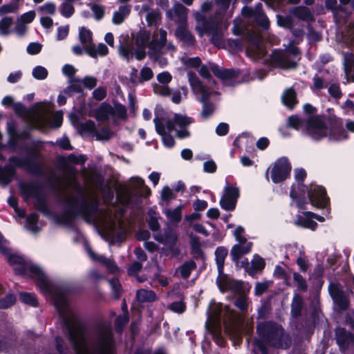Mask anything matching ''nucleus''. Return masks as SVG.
Returning a JSON list of instances; mask_svg holds the SVG:
<instances>
[{
    "mask_svg": "<svg viewBox=\"0 0 354 354\" xmlns=\"http://www.w3.org/2000/svg\"><path fill=\"white\" fill-rule=\"evenodd\" d=\"M54 306L57 310L63 333L75 350H78L84 343L87 334L86 324L72 310L66 292L57 290L54 295Z\"/></svg>",
    "mask_w": 354,
    "mask_h": 354,
    "instance_id": "obj_1",
    "label": "nucleus"
},
{
    "mask_svg": "<svg viewBox=\"0 0 354 354\" xmlns=\"http://www.w3.org/2000/svg\"><path fill=\"white\" fill-rule=\"evenodd\" d=\"M75 190L78 196L71 200L66 199L65 201L67 204L66 208L61 214L54 215L56 223L71 227L77 216H82L87 222H89L91 217L99 212L100 203L97 200L87 201L84 191L79 183L75 184Z\"/></svg>",
    "mask_w": 354,
    "mask_h": 354,
    "instance_id": "obj_2",
    "label": "nucleus"
},
{
    "mask_svg": "<svg viewBox=\"0 0 354 354\" xmlns=\"http://www.w3.org/2000/svg\"><path fill=\"white\" fill-rule=\"evenodd\" d=\"M258 338L253 342L254 346L261 354H270L267 346L275 348L287 349L291 346L292 340L281 325L273 321H264L257 326Z\"/></svg>",
    "mask_w": 354,
    "mask_h": 354,
    "instance_id": "obj_3",
    "label": "nucleus"
},
{
    "mask_svg": "<svg viewBox=\"0 0 354 354\" xmlns=\"http://www.w3.org/2000/svg\"><path fill=\"white\" fill-rule=\"evenodd\" d=\"M41 146V141H34L32 143V146L25 148L26 153L25 158H18L13 156L9 158L8 161L15 164L17 167L24 169L34 176H42L44 174V171L42 165L39 162L41 152L38 149Z\"/></svg>",
    "mask_w": 354,
    "mask_h": 354,
    "instance_id": "obj_4",
    "label": "nucleus"
},
{
    "mask_svg": "<svg viewBox=\"0 0 354 354\" xmlns=\"http://www.w3.org/2000/svg\"><path fill=\"white\" fill-rule=\"evenodd\" d=\"M227 254V249L224 246H218L215 250V261L218 272L216 284L222 292H224L227 288L235 292H241L243 289V281H232V282H228L227 276L224 274L225 259Z\"/></svg>",
    "mask_w": 354,
    "mask_h": 354,
    "instance_id": "obj_5",
    "label": "nucleus"
},
{
    "mask_svg": "<svg viewBox=\"0 0 354 354\" xmlns=\"http://www.w3.org/2000/svg\"><path fill=\"white\" fill-rule=\"evenodd\" d=\"M324 115L309 116L306 122V134L315 141H319L328 136V128Z\"/></svg>",
    "mask_w": 354,
    "mask_h": 354,
    "instance_id": "obj_6",
    "label": "nucleus"
},
{
    "mask_svg": "<svg viewBox=\"0 0 354 354\" xmlns=\"http://www.w3.org/2000/svg\"><path fill=\"white\" fill-rule=\"evenodd\" d=\"M0 254L6 258L10 266L19 265L14 269L15 275L25 277L27 274L26 263L23 257L12 254L9 246V241L5 239L0 232Z\"/></svg>",
    "mask_w": 354,
    "mask_h": 354,
    "instance_id": "obj_7",
    "label": "nucleus"
},
{
    "mask_svg": "<svg viewBox=\"0 0 354 354\" xmlns=\"http://www.w3.org/2000/svg\"><path fill=\"white\" fill-rule=\"evenodd\" d=\"M299 53V49L297 47L292 48L290 53L274 49L270 55V59L275 67L278 68L283 70L295 69L298 64L295 59V56Z\"/></svg>",
    "mask_w": 354,
    "mask_h": 354,
    "instance_id": "obj_8",
    "label": "nucleus"
},
{
    "mask_svg": "<svg viewBox=\"0 0 354 354\" xmlns=\"http://www.w3.org/2000/svg\"><path fill=\"white\" fill-rule=\"evenodd\" d=\"M20 190L26 196L37 199V209L39 211L46 214L50 213L46 202L41 196L43 190L41 184L39 183H24L20 185Z\"/></svg>",
    "mask_w": 354,
    "mask_h": 354,
    "instance_id": "obj_9",
    "label": "nucleus"
},
{
    "mask_svg": "<svg viewBox=\"0 0 354 354\" xmlns=\"http://www.w3.org/2000/svg\"><path fill=\"white\" fill-rule=\"evenodd\" d=\"M292 165L287 157L278 158L273 164L270 171L272 183L278 184L290 178Z\"/></svg>",
    "mask_w": 354,
    "mask_h": 354,
    "instance_id": "obj_10",
    "label": "nucleus"
},
{
    "mask_svg": "<svg viewBox=\"0 0 354 354\" xmlns=\"http://www.w3.org/2000/svg\"><path fill=\"white\" fill-rule=\"evenodd\" d=\"M326 124L328 128V136L329 140L339 142L348 140V135L344 128L343 120L335 115L326 117Z\"/></svg>",
    "mask_w": 354,
    "mask_h": 354,
    "instance_id": "obj_11",
    "label": "nucleus"
},
{
    "mask_svg": "<svg viewBox=\"0 0 354 354\" xmlns=\"http://www.w3.org/2000/svg\"><path fill=\"white\" fill-rule=\"evenodd\" d=\"M308 198L310 203L318 208L324 209L330 206V198L324 187L311 183L308 190Z\"/></svg>",
    "mask_w": 354,
    "mask_h": 354,
    "instance_id": "obj_12",
    "label": "nucleus"
},
{
    "mask_svg": "<svg viewBox=\"0 0 354 354\" xmlns=\"http://www.w3.org/2000/svg\"><path fill=\"white\" fill-rule=\"evenodd\" d=\"M100 354H113L115 341L111 326L100 324L99 325Z\"/></svg>",
    "mask_w": 354,
    "mask_h": 354,
    "instance_id": "obj_13",
    "label": "nucleus"
},
{
    "mask_svg": "<svg viewBox=\"0 0 354 354\" xmlns=\"http://www.w3.org/2000/svg\"><path fill=\"white\" fill-rule=\"evenodd\" d=\"M239 197L240 191L239 187L227 185L224 188V194L219 201L221 207L225 211L234 210Z\"/></svg>",
    "mask_w": 354,
    "mask_h": 354,
    "instance_id": "obj_14",
    "label": "nucleus"
},
{
    "mask_svg": "<svg viewBox=\"0 0 354 354\" xmlns=\"http://www.w3.org/2000/svg\"><path fill=\"white\" fill-rule=\"evenodd\" d=\"M27 274L25 277L36 280L37 286L44 292L50 291V284L42 269L32 263L26 264Z\"/></svg>",
    "mask_w": 354,
    "mask_h": 354,
    "instance_id": "obj_15",
    "label": "nucleus"
},
{
    "mask_svg": "<svg viewBox=\"0 0 354 354\" xmlns=\"http://www.w3.org/2000/svg\"><path fill=\"white\" fill-rule=\"evenodd\" d=\"M188 80L189 84L192 87V89L195 93H201V96L199 101L202 104L211 102L209 101L211 97V93L207 89V88L204 86L203 82L196 75V73L194 71H188L187 73Z\"/></svg>",
    "mask_w": 354,
    "mask_h": 354,
    "instance_id": "obj_16",
    "label": "nucleus"
},
{
    "mask_svg": "<svg viewBox=\"0 0 354 354\" xmlns=\"http://www.w3.org/2000/svg\"><path fill=\"white\" fill-rule=\"evenodd\" d=\"M197 19L202 23L201 26L196 27V30L201 37L205 34L208 35L220 28V21L216 16L206 17L204 15H200Z\"/></svg>",
    "mask_w": 354,
    "mask_h": 354,
    "instance_id": "obj_17",
    "label": "nucleus"
},
{
    "mask_svg": "<svg viewBox=\"0 0 354 354\" xmlns=\"http://www.w3.org/2000/svg\"><path fill=\"white\" fill-rule=\"evenodd\" d=\"M175 36L187 46H194L196 40L194 35L185 25H180L175 30Z\"/></svg>",
    "mask_w": 354,
    "mask_h": 354,
    "instance_id": "obj_18",
    "label": "nucleus"
},
{
    "mask_svg": "<svg viewBox=\"0 0 354 354\" xmlns=\"http://www.w3.org/2000/svg\"><path fill=\"white\" fill-rule=\"evenodd\" d=\"M253 243L252 242H248L245 245H241L240 244H235L232 246L230 251V256L232 260L235 263L236 266H239V260L243 255L247 254L252 250Z\"/></svg>",
    "mask_w": 354,
    "mask_h": 354,
    "instance_id": "obj_19",
    "label": "nucleus"
},
{
    "mask_svg": "<svg viewBox=\"0 0 354 354\" xmlns=\"http://www.w3.org/2000/svg\"><path fill=\"white\" fill-rule=\"evenodd\" d=\"M187 9L180 3L175 1L174 9H170L167 11V18L172 20L174 17L176 16L178 18L179 21L184 23L187 20Z\"/></svg>",
    "mask_w": 354,
    "mask_h": 354,
    "instance_id": "obj_20",
    "label": "nucleus"
},
{
    "mask_svg": "<svg viewBox=\"0 0 354 354\" xmlns=\"http://www.w3.org/2000/svg\"><path fill=\"white\" fill-rule=\"evenodd\" d=\"M114 115V109L109 103L102 102L95 110L94 117L98 122H105L109 119L110 115Z\"/></svg>",
    "mask_w": 354,
    "mask_h": 354,
    "instance_id": "obj_21",
    "label": "nucleus"
},
{
    "mask_svg": "<svg viewBox=\"0 0 354 354\" xmlns=\"http://www.w3.org/2000/svg\"><path fill=\"white\" fill-rule=\"evenodd\" d=\"M73 125L81 136L86 134L94 136L96 134V125L95 122L91 120H88L84 122L77 121L74 122Z\"/></svg>",
    "mask_w": 354,
    "mask_h": 354,
    "instance_id": "obj_22",
    "label": "nucleus"
},
{
    "mask_svg": "<svg viewBox=\"0 0 354 354\" xmlns=\"http://www.w3.org/2000/svg\"><path fill=\"white\" fill-rule=\"evenodd\" d=\"M16 167L15 164L10 162L3 167L0 166V184L8 185L12 178L16 175Z\"/></svg>",
    "mask_w": 354,
    "mask_h": 354,
    "instance_id": "obj_23",
    "label": "nucleus"
},
{
    "mask_svg": "<svg viewBox=\"0 0 354 354\" xmlns=\"http://www.w3.org/2000/svg\"><path fill=\"white\" fill-rule=\"evenodd\" d=\"M354 341V337L351 333L346 331L344 328H341L336 333V342L340 350H346L351 342Z\"/></svg>",
    "mask_w": 354,
    "mask_h": 354,
    "instance_id": "obj_24",
    "label": "nucleus"
},
{
    "mask_svg": "<svg viewBox=\"0 0 354 354\" xmlns=\"http://www.w3.org/2000/svg\"><path fill=\"white\" fill-rule=\"evenodd\" d=\"M290 13L304 21L311 22L314 21L312 12L308 7L304 6H299L292 8L290 9Z\"/></svg>",
    "mask_w": 354,
    "mask_h": 354,
    "instance_id": "obj_25",
    "label": "nucleus"
},
{
    "mask_svg": "<svg viewBox=\"0 0 354 354\" xmlns=\"http://www.w3.org/2000/svg\"><path fill=\"white\" fill-rule=\"evenodd\" d=\"M308 211L303 212V215L298 214L295 224L298 226L311 230H315L317 227V223L313 221V218L307 214Z\"/></svg>",
    "mask_w": 354,
    "mask_h": 354,
    "instance_id": "obj_26",
    "label": "nucleus"
},
{
    "mask_svg": "<svg viewBox=\"0 0 354 354\" xmlns=\"http://www.w3.org/2000/svg\"><path fill=\"white\" fill-rule=\"evenodd\" d=\"M206 329L211 334L213 341L220 347H225L226 346V340L222 334V329L221 326L215 324L209 325L206 323Z\"/></svg>",
    "mask_w": 354,
    "mask_h": 354,
    "instance_id": "obj_27",
    "label": "nucleus"
},
{
    "mask_svg": "<svg viewBox=\"0 0 354 354\" xmlns=\"http://www.w3.org/2000/svg\"><path fill=\"white\" fill-rule=\"evenodd\" d=\"M281 98L283 104L290 109H293L298 103L296 92L292 88L286 89Z\"/></svg>",
    "mask_w": 354,
    "mask_h": 354,
    "instance_id": "obj_28",
    "label": "nucleus"
},
{
    "mask_svg": "<svg viewBox=\"0 0 354 354\" xmlns=\"http://www.w3.org/2000/svg\"><path fill=\"white\" fill-rule=\"evenodd\" d=\"M130 12V5L120 6L118 10L113 13L112 18L113 23L116 25L121 24L124 21L125 18L129 15Z\"/></svg>",
    "mask_w": 354,
    "mask_h": 354,
    "instance_id": "obj_29",
    "label": "nucleus"
},
{
    "mask_svg": "<svg viewBox=\"0 0 354 354\" xmlns=\"http://www.w3.org/2000/svg\"><path fill=\"white\" fill-rule=\"evenodd\" d=\"M290 197L296 203L297 207L300 210H306L307 209L306 205L308 202L305 196L303 194H298L296 191L295 184H292L290 187Z\"/></svg>",
    "mask_w": 354,
    "mask_h": 354,
    "instance_id": "obj_30",
    "label": "nucleus"
},
{
    "mask_svg": "<svg viewBox=\"0 0 354 354\" xmlns=\"http://www.w3.org/2000/svg\"><path fill=\"white\" fill-rule=\"evenodd\" d=\"M178 236L176 231L171 228L167 227L165 230L164 232V239H165V245L167 246L169 249H173L178 241Z\"/></svg>",
    "mask_w": 354,
    "mask_h": 354,
    "instance_id": "obj_31",
    "label": "nucleus"
},
{
    "mask_svg": "<svg viewBox=\"0 0 354 354\" xmlns=\"http://www.w3.org/2000/svg\"><path fill=\"white\" fill-rule=\"evenodd\" d=\"M304 308V300L299 295H295L291 303L290 313L293 318H298L301 315Z\"/></svg>",
    "mask_w": 354,
    "mask_h": 354,
    "instance_id": "obj_32",
    "label": "nucleus"
},
{
    "mask_svg": "<svg viewBox=\"0 0 354 354\" xmlns=\"http://www.w3.org/2000/svg\"><path fill=\"white\" fill-rule=\"evenodd\" d=\"M159 39H153L149 44L150 50H157L163 48L167 44V31L162 28L159 30Z\"/></svg>",
    "mask_w": 354,
    "mask_h": 354,
    "instance_id": "obj_33",
    "label": "nucleus"
},
{
    "mask_svg": "<svg viewBox=\"0 0 354 354\" xmlns=\"http://www.w3.org/2000/svg\"><path fill=\"white\" fill-rule=\"evenodd\" d=\"M86 160H87V158H86V155L80 154L79 156H77L75 153H70L67 156L66 158L64 156L60 157L59 158V162L60 164H62V163H66V162L68 161V162L74 164V165H83L85 164Z\"/></svg>",
    "mask_w": 354,
    "mask_h": 354,
    "instance_id": "obj_34",
    "label": "nucleus"
},
{
    "mask_svg": "<svg viewBox=\"0 0 354 354\" xmlns=\"http://www.w3.org/2000/svg\"><path fill=\"white\" fill-rule=\"evenodd\" d=\"M17 301L16 295L10 290L5 297L0 298V309H8L13 306Z\"/></svg>",
    "mask_w": 354,
    "mask_h": 354,
    "instance_id": "obj_35",
    "label": "nucleus"
},
{
    "mask_svg": "<svg viewBox=\"0 0 354 354\" xmlns=\"http://www.w3.org/2000/svg\"><path fill=\"white\" fill-rule=\"evenodd\" d=\"M19 300L30 306L37 307L39 302L35 293L21 292L19 293Z\"/></svg>",
    "mask_w": 354,
    "mask_h": 354,
    "instance_id": "obj_36",
    "label": "nucleus"
},
{
    "mask_svg": "<svg viewBox=\"0 0 354 354\" xmlns=\"http://www.w3.org/2000/svg\"><path fill=\"white\" fill-rule=\"evenodd\" d=\"M182 209L183 205H178L174 209H166L165 214L171 222L179 223L182 219Z\"/></svg>",
    "mask_w": 354,
    "mask_h": 354,
    "instance_id": "obj_37",
    "label": "nucleus"
},
{
    "mask_svg": "<svg viewBox=\"0 0 354 354\" xmlns=\"http://www.w3.org/2000/svg\"><path fill=\"white\" fill-rule=\"evenodd\" d=\"M136 298L140 302L153 301L156 298V295L153 290L140 289L136 292Z\"/></svg>",
    "mask_w": 354,
    "mask_h": 354,
    "instance_id": "obj_38",
    "label": "nucleus"
},
{
    "mask_svg": "<svg viewBox=\"0 0 354 354\" xmlns=\"http://www.w3.org/2000/svg\"><path fill=\"white\" fill-rule=\"evenodd\" d=\"M266 267V261L259 254H254L252 260L251 270L249 272L250 275L253 274V272H258L263 270Z\"/></svg>",
    "mask_w": 354,
    "mask_h": 354,
    "instance_id": "obj_39",
    "label": "nucleus"
},
{
    "mask_svg": "<svg viewBox=\"0 0 354 354\" xmlns=\"http://www.w3.org/2000/svg\"><path fill=\"white\" fill-rule=\"evenodd\" d=\"M196 268V263L194 260L185 261L180 268V272L183 279H187L193 270Z\"/></svg>",
    "mask_w": 354,
    "mask_h": 354,
    "instance_id": "obj_40",
    "label": "nucleus"
},
{
    "mask_svg": "<svg viewBox=\"0 0 354 354\" xmlns=\"http://www.w3.org/2000/svg\"><path fill=\"white\" fill-rule=\"evenodd\" d=\"M129 321V315H119L115 319L114 326L115 330L117 333L121 334L126 324Z\"/></svg>",
    "mask_w": 354,
    "mask_h": 354,
    "instance_id": "obj_41",
    "label": "nucleus"
},
{
    "mask_svg": "<svg viewBox=\"0 0 354 354\" xmlns=\"http://www.w3.org/2000/svg\"><path fill=\"white\" fill-rule=\"evenodd\" d=\"M70 82L71 84L66 88L65 93L71 95V93H81L83 92L82 81L77 78H73Z\"/></svg>",
    "mask_w": 354,
    "mask_h": 354,
    "instance_id": "obj_42",
    "label": "nucleus"
},
{
    "mask_svg": "<svg viewBox=\"0 0 354 354\" xmlns=\"http://www.w3.org/2000/svg\"><path fill=\"white\" fill-rule=\"evenodd\" d=\"M276 18L277 24L280 27L289 29L292 28V26H293L294 21L291 16H283L282 15L277 14Z\"/></svg>",
    "mask_w": 354,
    "mask_h": 354,
    "instance_id": "obj_43",
    "label": "nucleus"
},
{
    "mask_svg": "<svg viewBox=\"0 0 354 354\" xmlns=\"http://www.w3.org/2000/svg\"><path fill=\"white\" fill-rule=\"evenodd\" d=\"M174 119L176 124L180 128L188 127L192 122H194V119L192 118L183 115L180 113H175Z\"/></svg>",
    "mask_w": 354,
    "mask_h": 354,
    "instance_id": "obj_44",
    "label": "nucleus"
},
{
    "mask_svg": "<svg viewBox=\"0 0 354 354\" xmlns=\"http://www.w3.org/2000/svg\"><path fill=\"white\" fill-rule=\"evenodd\" d=\"M292 277L293 281L296 283L298 290L306 292L308 290V285L303 276L297 272H294Z\"/></svg>",
    "mask_w": 354,
    "mask_h": 354,
    "instance_id": "obj_45",
    "label": "nucleus"
},
{
    "mask_svg": "<svg viewBox=\"0 0 354 354\" xmlns=\"http://www.w3.org/2000/svg\"><path fill=\"white\" fill-rule=\"evenodd\" d=\"M112 289L113 296L115 299H119L122 295V286L118 278L113 277L109 280Z\"/></svg>",
    "mask_w": 354,
    "mask_h": 354,
    "instance_id": "obj_46",
    "label": "nucleus"
},
{
    "mask_svg": "<svg viewBox=\"0 0 354 354\" xmlns=\"http://www.w3.org/2000/svg\"><path fill=\"white\" fill-rule=\"evenodd\" d=\"M254 21L257 25L260 26L264 30H268L270 28V21L266 13L259 14L254 15Z\"/></svg>",
    "mask_w": 354,
    "mask_h": 354,
    "instance_id": "obj_47",
    "label": "nucleus"
},
{
    "mask_svg": "<svg viewBox=\"0 0 354 354\" xmlns=\"http://www.w3.org/2000/svg\"><path fill=\"white\" fill-rule=\"evenodd\" d=\"M32 74L35 79L43 80L47 77L48 72L44 66H37L32 69Z\"/></svg>",
    "mask_w": 354,
    "mask_h": 354,
    "instance_id": "obj_48",
    "label": "nucleus"
},
{
    "mask_svg": "<svg viewBox=\"0 0 354 354\" xmlns=\"http://www.w3.org/2000/svg\"><path fill=\"white\" fill-rule=\"evenodd\" d=\"M150 32L148 30H141L137 35L136 44L138 46H145L150 39Z\"/></svg>",
    "mask_w": 354,
    "mask_h": 354,
    "instance_id": "obj_49",
    "label": "nucleus"
},
{
    "mask_svg": "<svg viewBox=\"0 0 354 354\" xmlns=\"http://www.w3.org/2000/svg\"><path fill=\"white\" fill-rule=\"evenodd\" d=\"M12 24V18L10 17H5L0 20V32L3 35H8L10 33V28Z\"/></svg>",
    "mask_w": 354,
    "mask_h": 354,
    "instance_id": "obj_50",
    "label": "nucleus"
},
{
    "mask_svg": "<svg viewBox=\"0 0 354 354\" xmlns=\"http://www.w3.org/2000/svg\"><path fill=\"white\" fill-rule=\"evenodd\" d=\"M239 75V71L235 70L234 68H223L221 80L223 81L231 80L237 78Z\"/></svg>",
    "mask_w": 354,
    "mask_h": 354,
    "instance_id": "obj_51",
    "label": "nucleus"
},
{
    "mask_svg": "<svg viewBox=\"0 0 354 354\" xmlns=\"http://www.w3.org/2000/svg\"><path fill=\"white\" fill-rule=\"evenodd\" d=\"M55 348L59 354H68V348L65 344L64 339L59 337L56 336L55 338Z\"/></svg>",
    "mask_w": 354,
    "mask_h": 354,
    "instance_id": "obj_52",
    "label": "nucleus"
},
{
    "mask_svg": "<svg viewBox=\"0 0 354 354\" xmlns=\"http://www.w3.org/2000/svg\"><path fill=\"white\" fill-rule=\"evenodd\" d=\"M75 8L73 5L68 3H62L60 6L61 15L66 17L69 18L75 13Z\"/></svg>",
    "mask_w": 354,
    "mask_h": 354,
    "instance_id": "obj_53",
    "label": "nucleus"
},
{
    "mask_svg": "<svg viewBox=\"0 0 354 354\" xmlns=\"http://www.w3.org/2000/svg\"><path fill=\"white\" fill-rule=\"evenodd\" d=\"M333 301L342 310H346L348 308L349 301L344 292L335 298Z\"/></svg>",
    "mask_w": 354,
    "mask_h": 354,
    "instance_id": "obj_54",
    "label": "nucleus"
},
{
    "mask_svg": "<svg viewBox=\"0 0 354 354\" xmlns=\"http://www.w3.org/2000/svg\"><path fill=\"white\" fill-rule=\"evenodd\" d=\"M161 19V15L158 12H149L146 16V21L149 26H156Z\"/></svg>",
    "mask_w": 354,
    "mask_h": 354,
    "instance_id": "obj_55",
    "label": "nucleus"
},
{
    "mask_svg": "<svg viewBox=\"0 0 354 354\" xmlns=\"http://www.w3.org/2000/svg\"><path fill=\"white\" fill-rule=\"evenodd\" d=\"M80 41L82 44H86L92 41V32L85 27H82L79 32Z\"/></svg>",
    "mask_w": 354,
    "mask_h": 354,
    "instance_id": "obj_56",
    "label": "nucleus"
},
{
    "mask_svg": "<svg viewBox=\"0 0 354 354\" xmlns=\"http://www.w3.org/2000/svg\"><path fill=\"white\" fill-rule=\"evenodd\" d=\"M288 124L289 127L298 130L304 124V121L296 115H290L288 118Z\"/></svg>",
    "mask_w": 354,
    "mask_h": 354,
    "instance_id": "obj_57",
    "label": "nucleus"
},
{
    "mask_svg": "<svg viewBox=\"0 0 354 354\" xmlns=\"http://www.w3.org/2000/svg\"><path fill=\"white\" fill-rule=\"evenodd\" d=\"M325 7L327 10L336 13L337 11H344V8L341 5H337V0H325Z\"/></svg>",
    "mask_w": 354,
    "mask_h": 354,
    "instance_id": "obj_58",
    "label": "nucleus"
},
{
    "mask_svg": "<svg viewBox=\"0 0 354 354\" xmlns=\"http://www.w3.org/2000/svg\"><path fill=\"white\" fill-rule=\"evenodd\" d=\"M271 310L270 304L268 303H263L261 306L258 308V319H266L270 314Z\"/></svg>",
    "mask_w": 354,
    "mask_h": 354,
    "instance_id": "obj_59",
    "label": "nucleus"
},
{
    "mask_svg": "<svg viewBox=\"0 0 354 354\" xmlns=\"http://www.w3.org/2000/svg\"><path fill=\"white\" fill-rule=\"evenodd\" d=\"M111 134L112 133L109 128L102 127L99 133L96 131V134L94 136H96L98 140H108L111 138Z\"/></svg>",
    "mask_w": 354,
    "mask_h": 354,
    "instance_id": "obj_60",
    "label": "nucleus"
},
{
    "mask_svg": "<svg viewBox=\"0 0 354 354\" xmlns=\"http://www.w3.org/2000/svg\"><path fill=\"white\" fill-rule=\"evenodd\" d=\"M214 111V106L213 103L208 102L203 104V109L201 111V116L204 118H208L211 116Z\"/></svg>",
    "mask_w": 354,
    "mask_h": 354,
    "instance_id": "obj_61",
    "label": "nucleus"
},
{
    "mask_svg": "<svg viewBox=\"0 0 354 354\" xmlns=\"http://www.w3.org/2000/svg\"><path fill=\"white\" fill-rule=\"evenodd\" d=\"M328 92L335 99H340L342 96V93L338 84H330L328 88Z\"/></svg>",
    "mask_w": 354,
    "mask_h": 354,
    "instance_id": "obj_62",
    "label": "nucleus"
},
{
    "mask_svg": "<svg viewBox=\"0 0 354 354\" xmlns=\"http://www.w3.org/2000/svg\"><path fill=\"white\" fill-rule=\"evenodd\" d=\"M114 109V115H115L118 118L120 119H126L127 117V109L124 105L117 103L115 104Z\"/></svg>",
    "mask_w": 354,
    "mask_h": 354,
    "instance_id": "obj_63",
    "label": "nucleus"
},
{
    "mask_svg": "<svg viewBox=\"0 0 354 354\" xmlns=\"http://www.w3.org/2000/svg\"><path fill=\"white\" fill-rule=\"evenodd\" d=\"M161 198L162 201L168 203L175 198V194L168 186H165L161 192Z\"/></svg>",
    "mask_w": 354,
    "mask_h": 354,
    "instance_id": "obj_64",
    "label": "nucleus"
}]
</instances>
